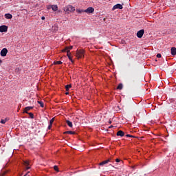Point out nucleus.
I'll list each match as a JSON object with an SVG mask.
<instances>
[{
	"label": "nucleus",
	"mask_w": 176,
	"mask_h": 176,
	"mask_svg": "<svg viewBox=\"0 0 176 176\" xmlns=\"http://www.w3.org/2000/svg\"><path fill=\"white\" fill-rule=\"evenodd\" d=\"M145 32V30L144 29H142L140 30H139L137 32V36L138 38H142V36H144V34Z\"/></svg>",
	"instance_id": "3"
},
{
	"label": "nucleus",
	"mask_w": 176,
	"mask_h": 176,
	"mask_svg": "<svg viewBox=\"0 0 176 176\" xmlns=\"http://www.w3.org/2000/svg\"><path fill=\"white\" fill-rule=\"evenodd\" d=\"M1 64H2V60H0V65H1Z\"/></svg>",
	"instance_id": "38"
},
{
	"label": "nucleus",
	"mask_w": 176,
	"mask_h": 176,
	"mask_svg": "<svg viewBox=\"0 0 176 176\" xmlns=\"http://www.w3.org/2000/svg\"><path fill=\"white\" fill-rule=\"evenodd\" d=\"M52 126H53V125H52L51 124H50V125L48 126V130H50V129H52Z\"/></svg>",
	"instance_id": "33"
},
{
	"label": "nucleus",
	"mask_w": 176,
	"mask_h": 176,
	"mask_svg": "<svg viewBox=\"0 0 176 176\" xmlns=\"http://www.w3.org/2000/svg\"><path fill=\"white\" fill-rule=\"evenodd\" d=\"M6 122H7V120H6V119H5V120H1L0 121V123H1L2 124H5V123H6Z\"/></svg>",
	"instance_id": "21"
},
{
	"label": "nucleus",
	"mask_w": 176,
	"mask_h": 176,
	"mask_svg": "<svg viewBox=\"0 0 176 176\" xmlns=\"http://www.w3.org/2000/svg\"><path fill=\"white\" fill-rule=\"evenodd\" d=\"M25 109H26V111H31V109H34V107H25Z\"/></svg>",
	"instance_id": "20"
},
{
	"label": "nucleus",
	"mask_w": 176,
	"mask_h": 176,
	"mask_svg": "<svg viewBox=\"0 0 176 176\" xmlns=\"http://www.w3.org/2000/svg\"><path fill=\"white\" fill-rule=\"evenodd\" d=\"M68 47V50H72V49H73V46H69V47Z\"/></svg>",
	"instance_id": "32"
},
{
	"label": "nucleus",
	"mask_w": 176,
	"mask_h": 176,
	"mask_svg": "<svg viewBox=\"0 0 176 176\" xmlns=\"http://www.w3.org/2000/svg\"><path fill=\"white\" fill-rule=\"evenodd\" d=\"M171 54L172 56H175L176 55V48L175 47H172L170 50Z\"/></svg>",
	"instance_id": "11"
},
{
	"label": "nucleus",
	"mask_w": 176,
	"mask_h": 176,
	"mask_svg": "<svg viewBox=\"0 0 176 176\" xmlns=\"http://www.w3.org/2000/svg\"><path fill=\"white\" fill-rule=\"evenodd\" d=\"M63 134H75V131H67L63 133Z\"/></svg>",
	"instance_id": "15"
},
{
	"label": "nucleus",
	"mask_w": 176,
	"mask_h": 176,
	"mask_svg": "<svg viewBox=\"0 0 176 176\" xmlns=\"http://www.w3.org/2000/svg\"><path fill=\"white\" fill-rule=\"evenodd\" d=\"M109 162H111V160H104V161L100 162V163L99 164V165H100V166H104V165H105V164H108V163H109Z\"/></svg>",
	"instance_id": "10"
},
{
	"label": "nucleus",
	"mask_w": 176,
	"mask_h": 176,
	"mask_svg": "<svg viewBox=\"0 0 176 176\" xmlns=\"http://www.w3.org/2000/svg\"><path fill=\"white\" fill-rule=\"evenodd\" d=\"M157 57L158 58H160L162 57V54H157Z\"/></svg>",
	"instance_id": "30"
},
{
	"label": "nucleus",
	"mask_w": 176,
	"mask_h": 176,
	"mask_svg": "<svg viewBox=\"0 0 176 176\" xmlns=\"http://www.w3.org/2000/svg\"><path fill=\"white\" fill-rule=\"evenodd\" d=\"M117 89L118 90H122V89H123V84L120 83L118 85V86L117 87Z\"/></svg>",
	"instance_id": "18"
},
{
	"label": "nucleus",
	"mask_w": 176,
	"mask_h": 176,
	"mask_svg": "<svg viewBox=\"0 0 176 176\" xmlns=\"http://www.w3.org/2000/svg\"><path fill=\"white\" fill-rule=\"evenodd\" d=\"M45 16L41 17V20H45Z\"/></svg>",
	"instance_id": "36"
},
{
	"label": "nucleus",
	"mask_w": 176,
	"mask_h": 176,
	"mask_svg": "<svg viewBox=\"0 0 176 176\" xmlns=\"http://www.w3.org/2000/svg\"><path fill=\"white\" fill-rule=\"evenodd\" d=\"M64 11L66 13H71L72 12H75V7L72 6H67V7L64 8Z\"/></svg>",
	"instance_id": "2"
},
{
	"label": "nucleus",
	"mask_w": 176,
	"mask_h": 176,
	"mask_svg": "<svg viewBox=\"0 0 176 176\" xmlns=\"http://www.w3.org/2000/svg\"><path fill=\"white\" fill-rule=\"evenodd\" d=\"M126 137H130L131 138H135V136H133V135H129V134L126 135Z\"/></svg>",
	"instance_id": "26"
},
{
	"label": "nucleus",
	"mask_w": 176,
	"mask_h": 176,
	"mask_svg": "<svg viewBox=\"0 0 176 176\" xmlns=\"http://www.w3.org/2000/svg\"><path fill=\"white\" fill-rule=\"evenodd\" d=\"M116 162L117 163H119V162H120V160H119L118 158H117V159L116 160Z\"/></svg>",
	"instance_id": "34"
},
{
	"label": "nucleus",
	"mask_w": 176,
	"mask_h": 176,
	"mask_svg": "<svg viewBox=\"0 0 176 176\" xmlns=\"http://www.w3.org/2000/svg\"><path fill=\"white\" fill-rule=\"evenodd\" d=\"M5 17L6 19H12L13 15H12V14H6Z\"/></svg>",
	"instance_id": "13"
},
{
	"label": "nucleus",
	"mask_w": 176,
	"mask_h": 176,
	"mask_svg": "<svg viewBox=\"0 0 176 176\" xmlns=\"http://www.w3.org/2000/svg\"><path fill=\"white\" fill-rule=\"evenodd\" d=\"M30 116V117L31 118V119H34V113H28V114Z\"/></svg>",
	"instance_id": "22"
},
{
	"label": "nucleus",
	"mask_w": 176,
	"mask_h": 176,
	"mask_svg": "<svg viewBox=\"0 0 176 176\" xmlns=\"http://www.w3.org/2000/svg\"><path fill=\"white\" fill-rule=\"evenodd\" d=\"M76 57H77V58H83V57H85V50H77L76 52Z\"/></svg>",
	"instance_id": "1"
},
{
	"label": "nucleus",
	"mask_w": 176,
	"mask_h": 176,
	"mask_svg": "<svg viewBox=\"0 0 176 176\" xmlns=\"http://www.w3.org/2000/svg\"><path fill=\"white\" fill-rule=\"evenodd\" d=\"M52 9L54 10V12H57V10H58V7L57 5H53L52 6Z\"/></svg>",
	"instance_id": "12"
},
{
	"label": "nucleus",
	"mask_w": 176,
	"mask_h": 176,
	"mask_svg": "<svg viewBox=\"0 0 176 176\" xmlns=\"http://www.w3.org/2000/svg\"><path fill=\"white\" fill-rule=\"evenodd\" d=\"M5 174H6V172H3V173L1 174V176H5Z\"/></svg>",
	"instance_id": "35"
},
{
	"label": "nucleus",
	"mask_w": 176,
	"mask_h": 176,
	"mask_svg": "<svg viewBox=\"0 0 176 176\" xmlns=\"http://www.w3.org/2000/svg\"><path fill=\"white\" fill-rule=\"evenodd\" d=\"M53 122H54V118H52L50 120V124L53 125Z\"/></svg>",
	"instance_id": "24"
},
{
	"label": "nucleus",
	"mask_w": 176,
	"mask_h": 176,
	"mask_svg": "<svg viewBox=\"0 0 176 176\" xmlns=\"http://www.w3.org/2000/svg\"><path fill=\"white\" fill-rule=\"evenodd\" d=\"M23 164H24V166H25L26 170H29V168H30V166H30V161H28V160L23 161Z\"/></svg>",
	"instance_id": "8"
},
{
	"label": "nucleus",
	"mask_w": 176,
	"mask_h": 176,
	"mask_svg": "<svg viewBox=\"0 0 176 176\" xmlns=\"http://www.w3.org/2000/svg\"><path fill=\"white\" fill-rule=\"evenodd\" d=\"M116 9H123V6L122 4H116L115 6H113V7L112 8V10H116Z\"/></svg>",
	"instance_id": "4"
},
{
	"label": "nucleus",
	"mask_w": 176,
	"mask_h": 176,
	"mask_svg": "<svg viewBox=\"0 0 176 176\" xmlns=\"http://www.w3.org/2000/svg\"><path fill=\"white\" fill-rule=\"evenodd\" d=\"M37 102H38V104H39V105L41 107V108H44L45 104H43V102L38 101Z\"/></svg>",
	"instance_id": "19"
},
{
	"label": "nucleus",
	"mask_w": 176,
	"mask_h": 176,
	"mask_svg": "<svg viewBox=\"0 0 176 176\" xmlns=\"http://www.w3.org/2000/svg\"><path fill=\"white\" fill-rule=\"evenodd\" d=\"M118 137H124V132L123 131H118L117 132Z\"/></svg>",
	"instance_id": "9"
},
{
	"label": "nucleus",
	"mask_w": 176,
	"mask_h": 176,
	"mask_svg": "<svg viewBox=\"0 0 176 176\" xmlns=\"http://www.w3.org/2000/svg\"><path fill=\"white\" fill-rule=\"evenodd\" d=\"M66 123L67 124V126H69V127H73V124H72V122L69 121V120H66Z\"/></svg>",
	"instance_id": "14"
},
{
	"label": "nucleus",
	"mask_w": 176,
	"mask_h": 176,
	"mask_svg": "<svg viewBox=\"0 0 176 176\" xmlns=\"http://www.w3.org/2000/svg\"><path fill=\"white\" fill-rule=\"evenodd\" d=\"M23 113H28V111H27L26 109H25V108L24 109V111H23Z\"/></svg>",
	"instance_id": "31"
},
{
	"label": "nucleus",
	"mask_w": 176,
	"mask_h": 176,
	"mask_svg": "<svg viewBox=\"0 0 176 176\" xmlns=\"http://www.w3.org/2000/svg\"><path fill=\"white\" fill-rule=\"evenodd\" d=\"M71 87H72V85H65L66 91H68V90H69V89H71Z\"/></svg>",
	"instance_id": "16"
},
{
	"label": "nucleus",
	"mask_w": 176,
	"mask_h": 176,
	"mask_svg": "<svg viewBox=\"0 0 176 176\" xmlns=\"http://www.w3.org/2000/svg\"><path fill=\"white\" fill-rule=\"evenodd\" d=\"M54 169L55 170V171H58V166H54Z\"/></svg>",
	"instance_id": "27"
},
{
	"label": "nucleus",
	"mask_w": 176,
	"mask_h": 176,
	"mask_svg": "<svg viewBox=\"0 0 176 176\" xmlns=\"http://www.w3.org/2000/svg\"><path fill=\"white\" fill-rule=\"evenodd\" d=\"M62 52H68V47H66Z\"/></svg>",
	"instance_id": "29"
},
{
	"label": "nucleus",
	"mask_w": 176,
	"mask_h": 176,
	"mask_svg": "<svg viewBox=\"0 0 176 176\" xmlns=\"http://www.w3.org/2000/svg\"><path fill=\"white\" fill-rule=\"evenodd\" d=\"M77 13H82L83 10H76Z\"/></svg>",
	"instance_id": "28"
},
{
	"label": "nucleus",
	"mask_w": 176,
	"mask_h": 176,
	"mask_svg": "<svg viewBox=\"0 0 176 176\" xmlns=\"http://www.w3.org/2000/svg\"><path fill=\"white\" fill-rule=\"evenodd\" d=\"M65 94L68 96V94H69V92H66Z\"/></svg>",
	"instance_id": "37"
},
{
	"label": "nucleus",
	"mask_w": 176,
	"mask_h": 176,
	"mask_svg": "<svg viewBox=\"0 0 176 176\" xmlns=\"http://www.w3.org/2000/svg\"><path fill=\"white\" fill-rule=\"evenodd\" d=\"M7 54H8V49L3 48V50H1V56H2V57H6Z\"/></svg>",
	"instance_id": "5"
},
{
	"label": "nucleus",
	"mask_w": 176,
	"mask_h": 176,
	"mask_svg": "<svg viewBox=\"0 0 176 176\" xmlns=\"http://www.w3.org/2000/svg\"><path fill=\"white\" fill-rule=\"evenodd\" d=\"M68 58L71 61V63H72V64H74V60H72V57H71V55L69 56H68Z\"/></svg>",
	"instance_id": "23"
},
{
	"label": "nucleus",
	"mask_w": 176,
	"mask_h": 176,
	"mask_svg": "<svg viewBox=\"0 0 176 176\" xmlns=\"http://www.w3.org/2000/svg\"><path fill=\"white\" fill-rule=\"evenodd\" d=\"M0 32H8V26L6 25L0 26Z\"/></svg>",
	"instance_id": "6"
},
{
	"label": "nucleus",
	"mask_w": 176,
	"mask_h": 176,
	"mask_svg": "<svg viewBox=\"0 0 176 176\" xmlns=\"http://www.w3.org/2000/svg\"><path fill=\"white\" fill-rule=\"evenodd\" d=\"M84 12H85V13H93L94 12V9L93 8V7H89L87 9H86Z\"/></svg>",
	"instance_id": "7"
},
{
	"label": "nucleus",
	"mask_w": 176,
	"mask_h": 176,
	"mask_svg": "<svg viewBox=\"0 0 176 176\" xmlns=\"http://www.w3.org/2000/svg\"><path fill=\"white\" fill-rule=\"evenodd\" d=\"M54 64L55 65H59L63 64V62H61V61H60V60L54 61Z\"/></svg>",
	"instance_id": "17"
},
{
	"label": "nucleus",
	"mask_w": 176,
	"mask_h": 176,
	"mask_svg": "<svg viewBox=\"0 0 176 176\" xmlns=\"http://www.w3.org/2000/svg\"><path fill=\"white\" fill-rule=\"evenodd\" d=\"M67 57H69L71 56V52H69V50L67 51Z\"/></svg>",
	"instance_id": "25"
}]
</instances>
